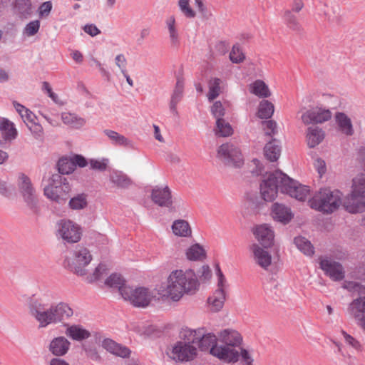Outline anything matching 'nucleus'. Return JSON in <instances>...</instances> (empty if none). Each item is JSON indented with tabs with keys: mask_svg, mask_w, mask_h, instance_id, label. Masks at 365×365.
Instances as JSON below:
<instances>
[{
	"mask_svg": "<svg viewBox=\"0 0 365 365\" xmlns=\"http://www.w3.org/2000/svg\"><path fill=\"white\" fill-rule=\"evenodd\" d=\"M198 278L192 269H176L158 285L155 291L161 299L178 302L185 295H193L199 289Z\"/></svg>",
	"mask_w": 365,
	"mask_h": 365,
	"instance_id": "1",
	"label": "nucleus"
},
{
	"mask_svg": "<svg viewBox=\"0 0 365 365\" xmlns=\"http://www.w3.org/2000/svg\"><path fill=\"white\" fill-rule=\"evenodd\" d=\"M219 347L212 349V356L225 363L237 362L240 352L237 350L242 342L241 334L235 329H225L217 333Z\"/></svg>",
	"mask_w": 365,
	"mask_h": 365,
	"instance_id": "2",
	"label": "nucleus"
},
{
	"mask_svg": "<svg viewBox=\"0 0 365 365\" xmlns=\"http://www.w3.org/2000/svg\"><path fill=\"white\" fill-rule=\"evenodd\" d=\"M311 208L324 214H330L336 210L341 204V193L329 188L320 189L309 200Z\"/></svg>",
	"mask_w": 365,
	"mask_h": 365,
	"instance_id": "3",
	"label": "nucleus"
},
{
	"mask_svg": "<svg viewBox=\"0 0 365 365\" xmlns=\"http://www.w3.org/2000/svg\"><path fill=\"white\" fill-rule=\"evenodd\" d=\"M344 207L350 213L365 211V170L353 179L352 190L345 198Z\"/></svg>",
	"mask_w": 365,
	"mask_h": 365,
	"instance_id": "4",
	"label": "nucleus"
},
{
	"mask_svg": "<svg viewBox=\"0 0 365 365\" xmlns=\"http://www.w3.org/2000/svg\"><path fill=\"white\" fill-rule=\"evenodd\" d=\"M71 191L70 185L66 178L58 173L53 174L48 180L43 192L51 200L61 202L66 201Z\"/></svg>",
	"mask_w": 365,
	"mask_h": 365,
	"instance_id": "5",
	"label": "nucleus"
},
{
	"mask_svg": "<svg viewBox=\"0 0 365 365\" xmlns=\"http://www.w3.org/2000/svg\"><path fill=\"white\" fill-rule=\"evenodd\" d=\"M284 177V173L279 170L263 175L259 189L260 195L264 201H273L277 196L278 190L282 192Z\"/></svg>",
	"mask_w": 365,
	"mask_h": 365,
	"instance_id": "6",
	"label": "nucleus"
},
{
	"mask_svg": "<svg viewBox=\"0 0 365 365\" xmlns=\"http://www.w3.org/2000/svg\"><path fill=\"white\" fill-rule=\"evenodd\" d=\"M122 297L135 307L145 308L155 299L152 290L145 287L125 286L120 289Z\"/></svg>",
	"mask_w": 365,
	"mask_h": 365,
	"instance_id": "7",
	"label": "nucleus"
},
{
	"mask_svg": "<svg viewBox=\"0 0 365 365\" xmlns=\"http://www.w3.org/2000/svg\"><path fill=\"white\" fill-rule=\"evenodd\" d=\"M184 336L187 337L192 343L197 342L201 351H208L211 355H212V349L219 347L217 336L213 333H206L204 328L185 330Z\"/></svg>",
	"mask_w": 365,
	"mask_h": 365,
	"instance_id": "8",
	"label": "nucleus"
},
{
	"mask_svg": "<svg viewBox=\"0 0 365 365\" xmlns=\"http://www.w3.org/2000/svg\"><path fill=\"white\" fill-rule=\"evenodd\" d=\"M92 260V255L89 250L85 247L78 246L73 251L71 256L67 257V265L77 274H86L85 267Z\"/></svg>",
	"mask_w": 365,
	"mask_h": 365,
	"instance_id": "9",
	"label": "nucleus"
},
{
	"mask_svg": "<svg viewBox=\"0 0 365 365\" xmlns=\"http://www.w3.org/2000/svg\"><path fill=\"white\" fill-rule=\"evenodd\" d=\"M82 232L81 226L70 220H61L57 224L56 235L66 243L78 242Z\"/></svg>",
	"mask_w": 365,
	"mask_h": 365,
	"instance_id": "10",
	"label": "nucleus"
},
{
	"mask_svg": "<svg viewBox=\"0 0 365 365\" xmlns=\"http://www.w3.org/2000/svg\"><path fill=\"white\" fill-rule=\"evenodd\" d=\"M217 156L228 165L240 168L243 165L244 160L240 149L232 143L221 145Z\"/></svg>",
	"mask_w": 365,
	"mask_h": 365,
	"instance_id": "11",
	"label": "nucleus"
},
{
	"mask_svg": "<svg viewBox=\"0 0 365 365\" xmlns=\"http://www.w3.org/2000/svg\"><path fill=\"white\" fill-rule=\"evenodd\" d=\"M217 156L228 165L240 168L243 165L244 160L240 149L232 143L221 145Z\"/></svg>",
	"mask_w": 365,
	"mask_h": 365,
	"instance_id": "12",
	"label": "nucleus"
},
{
	"mask_svg": "<svg viewBox=\"0 0 365 365\" xmlns=\"http://www.w3.org/2000/svg\"><path fill=\"white\" fill-rule=\"evenodd\" d=\"M29 312L38 323L39 328H46L50 324H53L50 305L34 301L30 304Z\"/></svg>",
	"mask_w": 365,
	"mask_h": 365,
	"instance_id": "13",
	"label": "nucleus"
},
{
	"mask_svg": "<svg viewBox=\"0 0 365 365\" xmlns=\"http://www.w3.org/2000/svg\"><path fill=\"white\" fill-rule=\"evenodd\" d=\"M18 187L26 205L30 209L35 210L38 202L36 190L30 178L24 173H21L19 175Z\"/></svg>",
	"mask_w": 365,
	"mask_h": 365,
	"instance_id": "14",
	"label": "nucleus"
},
{
	"mask_svg": "<svg viewBox=\"0 0 365 365\" xmlns=\"http://www.w3.org/2000/svg\"><path fill=\"white\" fill-rule=\"evenodd\" d=\"M282 186V193L288 194L299 201H304L310 193L309 187L291 179L286 174H284V184Z\"/></svg>",
	"mask_w": 365,
	"mask_h": 365,
	"instance_id": "15",
	"label": "nucleus"
},
{
	"mask_svg": "<svg viewBox=\"0 0 365 365\" xmlns=\"http://www.w3.org/2000/svg\"><path fill=\"white\" fill-rule=\"evenodd\" d=\"M331 118V113L329 109L322 107H314L306 110L302 115L301 119L305 125L323 123Z\"/></svg>",
	"mask_w": 365,
	"mask_h": 365,
	"instance_id": "16",
	"label": "nucleus"
},
{
	"mask_svg": "<svg viewBox=\"0 0 365 365\" xmlns=\"http://www.w3.org/2000/svg\"><path fill=\"white\" fill-rule=\"evenodd\" d=\"M197 354V349L190 342L178 341L173 347L170 356L180 361L192 360Z\"/></svg>",
	"mask_w": 365,
	"mask_h": 365,
	"instance_id": "17",
	"label": "nucleus"
},
{
	"mask_svg": "<svg viewBox=\"0 0 365 365\" xmlns=\"http://www.w3.org/2000/svg\"><path fill=\"white\" fill-rule=\"evenodd\" d=\"M320 268L334 281H341L345 277L342 265L327 257L319 258Z\"/></svg>",
	"mask_w": 365,
	"mask_h": 365,
	"instance_id": "18",
	"label": "nucleus"
},
{
	"mask_svg": "<svg viewBox=\"0 0 365 365\" xmlns=\"http://www.w3.org/2000/svg\"><path fill=\"white\" fill-rule=\"evenodd\" d=\"M349 314L357 321L358 325L365 332V297L354 299L348 306Z\"/></svg>",
	"mask_w": 365,
	"mask_h": 365,
	"instance_id": "19",
	"label": "nucleus"
},
{
	"mask_svg": "<svg viewBox=\"0 0 365 365\" xmlns=\"http://www.w3.org/2000/svg\"><path fill=\"white\" fill-rule=\"evenodd\" d=\"M53 324L64 323L73 315V310L66 302H60L50 305Z\"/></svg>",
	"mask_w": 365,
	"mask_h": 365,
	"instance_id": "20",
	"label": "nucleus"
},
{
	"mask_svg": "<svg viewBox=\"0 0 365 365\" xmlns=\"http://www.w3.org/2000/svg\"><path fill=\"white\" fill-rule=\"evenodd\" d=\"M250 250L255 263L261 268L267 270L272 264L271 254L267 250L256 243L250 245Z\"/></svg>",
	"mask_w": 365,
	"mask_h": 365,
	"instance_id": "21",
	"label": "nucleus"
},
{
	"mask_svg": "<svg viewBox=\"0 0 365 365\" xmlns=\"http://www.w3.org/2000/svg\"><path fill=\"white\" fill-rule=\"evenodd\" d=\"M151 199L154 203L160 207H170L173 205L171 191L168 186L153 188Z\"/></svg>",
	"mask_w": 365,
	"mask_h": 365,
	"instance_id": "22",
	"label": "nucleus"
},
{
	"mask_svg": "<svg viewBox=\"0 0 365 365\" xmlns=\"http://www.w3.org/2000/svg\"><path fill=\"white\" fill-rule=\"evenodd\" d=\"M254 235L257 240L264 247H270L274 240V232L267 225H260L255 227Z\"/></svg>",
	"mask_w": 365,
	"mask_h": 365,
	"instance_id": "23",
	"label": "nucleus"
},
{
	"mask_svg": "<svg viewBox=\"0 0 365 365\" xmlns=\"http://www.w3.org/2000/svg\"><path fill=\"white\" fill-rule=\"evenodd\" d=\"M0 131L5 141H12L18 136V130L15 124L7 118H0Z\"/></svg>",
	"mask_w": 365,
	"mask_h": 365,
	"instance_id": "24",
	"label": "nucleus"
},
{
	"mask_svg": "<svg viewBox=\"0 0 365 365\" xmlns=\"http://www.w3.org/2000/svg\"><path fill=\"white\" fill-rule=\"evenodd\" d=\"M272 215L274 220L284 224L288 223L293 217L290 209L279 203L273 204L272 207Z\"/></svg>",
	"mask_w": 365,
	"mask_h": 365,
	"instance_id": "25",
	"label": "nucleus"
},
{
	"mask_svg": "<svg viewBox=\"0 0 365 365\" xmlns=\"http://www.w3.org/2000/svg\"><path fill=\"white\" fill-rule=\"evenodd\" d=\"M70 341L64 336L54 338L50 343L49 350L55 356H63L69 350Z\"/></svg>",
	"mask_w": 365,
	"mask_h": 365,
	"instance_id": "26",
	"label": "nucleus"
},
{
	"mask_svg": "<svg viewBox=\"0 0 365 365\" xmlns=\"http://www.w3.org/2000/svg\"><path fill=\"white\" fill-rule=\"evenodd\" d=\"M225 300L226 292L221 289H216L207 299L210 309L214 312L220 311L224 306Z\"/></svg>",
	"mask_w": 365,
	"mask_h": 365,
	"instance_id": "27",
	"label": "nucleus"
},
{
	"mask_svg": "<svg viewBox=\"0 0 365 365\" xmlns=\"http://www.w3.org/2000/svg\"><path fill=\"white\" fill-rule=\"evenodd\" d=\"M66 335L75 341H82L91 336V333L88 330L84 329L81 325H68L66 324Z\"/></svg>",
	"mask_w": 365,
	"mask_h": 365,
	"instance_id": "28",
	"label": "nucleus"
},
{
	"mask_svg": "<svg viewBox=\"0 0 365 365\" xmlns=\"http://www.w3.org/2000/svg\"><path fill=\"white\" fill-rule=\"evenodd\" d=\"M325 136L322 129L318 127H309L307 130L306 140L309 148H315L322 140Z\"/></svg>",
	"mask_w": 365,
	"mask_h": 365,
	"instance_id": "29",
	"label": "nucleus"
},
{
	"mask_svg": "<svg viewBox=\"0 0 365 365\" xmlns=\"http://www.w3.org/2000/svg\"><path fill=\"white\" fill-rule=\"evenodd\" d=\"M102 346L108 351L120 357H126L130 355V351L125 346H123L110 339H106L102 342Z\"/></svg>",
	"mask_w": 365,
	"mask_h": 365,
	"instance_id": "30",
	"label": "nucleus"
},
{
	"mask_svg": "<svg viewBox=\"0 0 365 365\" xmlns=\"http://www.w3.org/2000/svg\"><path fill=\"white\" fill-rule=\"evenodd\" d=\"M249 91L251 93L259 98H268L272 93L268 86L262 80H256L249 85Z\"/></svg>",
	"mask_w": 365,
	"mask_h": 365,
	"instance_id": "31",
	"label": "nucleus"
},
{
	"mask_svg": "<svg viewBox=\"0 0 365 365\" xmlns=\"http://www.w3.org/2000/svg\"><path fill=\"white\" fill-rule=\"evenodd\" d=\"M168 30L170 43L173 48H177L180 45V36L176 26L175 19L173 16H169L165 21Z\"/></svg>",
	"mask_w": 365,
	"mask_h": 365,
	"instance_id": "32",
	"label": "nucleus"
},
{
	"mask_svg": "<svg viewBox=\"0 0 365 365\" xmlns=\"http://www.w3.org/2000/svg\"><path fill=\"white\" fill-rule=\"evenodd\" d=\"M264 154L265 158L271 162L277 161L279 159L281 155V148L276 139H272L265 145Z\"/></svg>",
	"mask_w": 365,
	"mask_h": 365,
	"instance_id": "33",
	"label": "nucleus"
},
{
	"mask_svg": "<svg viewBox=\"0 0 365 365\" xmlns=\"http://www.w3.org/2000/svg\"><path fill=\"white\" fill-rule=\"evenodd\" d=\"M172 230L175 235L187 237L192 235L189 223L185 220H176L172 225Z\"/></svg>",
	"mask_w": 365,
	"mask_h": 365,
	"instance_id": "34",
	"label": "nucleus"
},
{
	"mask_svg": "<svg viewBox=\"0 0 365 365\" xmlns=\"http://www.w3.org/2000/svg\"><path fill=\"white\" fill-rule=\"evenodd\" d=\"M335 119L340 130L346 135H351L354 133L351 119L344 113H336Z\"/></svg>",
	"mask_w": 365,
	"mask_h": 365,
	"instance_id": "35",
	"label": "nucleus"
},
{
	"mask_svg": "<svg viewBox=\"0 0 365 365\" xmlns=\"http://www.w3.org/2000/svg\"><path fill=\"white\" fill-rule=\"evenodd\" d=\"M214 132L217 137H229L233 134V128L229 122L224 118H219L216 120Z\"/></svg>",
	"mask_w": 365,
	"mask_h": 365,
	"instance_id": "36",
	"label": "nucleus"
},
{
	"mask_svg": "<svg viewBox=\"0 0 365 365\" xmlns=\"http://www.w3.org/2000/svg\"><path fill=\"white\" fill-rule=\"evenodd\" d=\"M185 255L190 261H201L205 259L206 251L200 244H195L187 249Z\"/></svg>",
	"mask_w": 365,
	"mask_h": 365,
	"instance_id": "37",
	"label": "nucleus"
},
{
	"mask_svg": "<svg viewBox=\"0 0 365 365\" xmlns=\"http://www.w3.org/2000/svg\"><path fill=\"white\" fill-rule=\"evenodd\" d=\"M61 120L65 125L76 129L83 127L86 123L83 118L68 112L62 113Z\"/></svg>",
	"mask_w": 365,
	"mask_h": 365,
	"instance_id": "38",
	"label": "nucleus"
},
{
	"mask_svg": "<svg viewBox=\"0 0 365 365\" xmlns=\"http://www.w3.org/2000/svg\"><path fill=\"white\" fill-rule=\"evenodd\" d=\"M183 88L184 82L182 79L178 78L170 103V108L173 112H176L177 104L180 102V101L182 98Z\"/></svg>",
	"mask_w": 365,
	"mask_h": 365,
	"instance_id": "39",
	"label": "nucleus"
},
{
	"mask_svg": "<svg viewBox=\"0 0 365 365\" xmlns=\"http://www.w3.org/2000/svg\"><path fill=\"white\" fill-rule=\"evenodd\" d=\"M222 81L219 78H212L208 81V93L207 94V97L210 101H213L217 98L222 91Z\"/></svg>",
	"mask_w": 365,
	"mask_h": 365,
	"instance_id": "40",
	"label": "nucleus"
},
{
	"mask_svg": "<svg viewBox=\"0 0 365 365\" xmlns=\"http://www.w3.org/2000/svg\"><path fill=\"white\" fill-rule=\"evenodd\" d=\"M274 111L273 103L267 100H263L259 104L257 116L262 119H268L272 116Z\"/></svg>",
	"mask_w": 365,
	"mask_h": 365,
	"instance_id": "41",
	"label": "nucleus"
},
{
	"mask_svg": "<svg viewBox=\"0 0 365 365\" xmlns=\"http://www.w3.org/2000/svg\"><path fill=\"white\" fill-rule=\"evenodd\" d=\"M294 244L305 255L312 256L314 253V247L307 238L297 237L294 238Z\"/></svg>",
	"mask_w": 365,
	"mask_h": 365,
	"instance_id": "42",
	"label": "nucleus"
},
{
	"mask_svg": "<svg viewBox=\"0 0 365 365\" xmlns=\"http://www.w3.org/2000/svg\"><path fill=\"white\" fill-rule=\"evenodd\" d=\"M13 105L16 110L21 115L24 122L26 123L27 125H29V123L35 121L36 115L30 110L16 101L13 102Z\"/></svg>",
	"mask_w": 365,
	"mask_h": 365,
	"instance_id": "43",
	"label": "nucleus"
},
{
	"mask_svg": "<svg viewBox=\"0 0 365 365\" xmlns=\"http://www.w3.org/2000/svg\"><path fill=\"white\" fill-rule=\"evenodd\" d=\"M229 106L230 103L227 101H217L212 105L210 112L216 120L219 118H223L225 115L226 109Z\"/></svg>",
	"mask_w": 365,
	"mask_h": 365,
	"instance_id": "44",
	"label": "nucleus"
},
{
	"mask_svg": "<svg viewBox=\"0 0 365 365\" xmlns=\"http://www.w3.org/2000/svg\"><path fill=\"white\" fill-rule=\"evenodd\" d=\"M104 133L111 143L115 145L128 146L130 145V142L128 138L114 130H105Z\"/></svg>",
	"mask_w": 365,
	"mask_h": 365,
	"instance_id": "45",
	"label": "nucleus"
},
{
	"mask_svg": "<svg viewBox=\"0 0 365 365\" xmlns=\"http://www.w3.org/2000/svg\"><path fill=\"white\" fill-rule=\"evenodd\" d=\"M58 174L68 175L75 170V165L71 158H62L58 162Z\"/></svg>",
	"mask_w": 365,
	"mask_h": 365,
	"instance_id": "46",
	"label": "nucleus"
},
{
	"mask_svg": "<svg viewBox=\"0 0 365 365\" xmlns=\"http://www.w3.org/2000/svg\"><path fill=\"white\" fill-rule=\"evenodd\" d=\"M108 274V268L106 264H99L93 272L88 277L90 282L98 281L104 278Z\"/></svg>",
	"mask_w": 365,
	"mask_h": 365,
	"instance_id": "47",
	"label": "nucleus"
},
{
	"mask_svg": "<svg viewBox=\"0 0 365 365\" xmlns=\"http://www.w3.org/2000/svg\"><path fill=\"white\" fill-rule=\"evenodd\" d=\"M106 285L111 288H118L120 292V289L126 285L124 284V280L120 274H112L105 281Z\"/></svg>",
	"mask_w": 365,
	"mask_h": 365,
	"instance_id": "48",
	"label": "nucleus"
},
{
	"mask_svg": "<svg viewBox=\"0 0 365 365\" xmlns=\"http://www.w3.org/2000/svg\"><path fill=\"white\" fill-rule=\"evenodd\" d=\"M110 181L118 187H126L130 185V180L124 174L113 173L110 175Z\"/></svg>",
	"mask_w": 365,
	"mask_h": 365,
	"instance_id": "49",
	"label": "nucleus"
},
{
	"mask_svg": "<svg viewBox=\"0 0 365 365\" xmlns=\"http://www.w3.org/2000/svg\"><path fill=\"white\" fill-rule=\"evenodd\" d=\"M87 198L83 194L78 195L69 201V206L73 210L83 209L87 206Z\"/></svg>",
	"mask_w": 365,
	"mask_h": 365,
	"instance_id": "50",
	"label": "nucleus"
},
{
	"mask_svg": "<svg viewBox=\"0 0 365 365\" xmlns=\"http://www.w3.org/2000/svg\"><path fill=\"white\" fill-rule=\"evenodd\" d=\"M15 7L23 16H26L31 13V3L30 0H16Z\"/></svg>",
	"mask_w": 365,
	"mask_h": 365,
	"instance_id": "51",
	"label": "nucleus"
},
{
	"mask_svg": "<svg viewBox=\"0 0 365 365\" xmlns=\"http://www.w3.org/2000/svg\"><path fill=\"white\" fill-rule=\"evenodd\" d=\"M284 20L287 26L293 30H297L299 27V24L297 16L291 11H286L284 14Z\"/></svg>",
	"mask_w": 365,
	"mask_h": 365,
	"instance_id": "52",
	"label": "nucleus"
},
{
	"mask_svg": "<svg viewBox=\"0 0 365 365\" xmlns=\"http://www.w3.org/2000/svg\"><path fill=\"white\" fill-rule=\"evenodd\" d=\"M245 58V54L238 46H233L230 53V59L234 63L242 62Z\"/></svg>",
	"mask_w": 365,
	"mask_h": 365,
	"instance_id": "53",
	"label": "nucleus"
},
{
	"mask_svg": "<svg viewBox=\"0 0 365 365\" xmlns=\"http://www.w3.org/2000/svg\"><path fill=\"white\" fill-rule=\"evenodd\" d=\"M179 7L182 14L187 18H194L195 12L190 6V0H179Z\"/></svg>",
	"mask_w": 365,
	"mask_h": 365,
	"instance_id": "54",
	"label": "nucleus"
},
{
	"mask_svg": "<svg viewBox=\"0 0 365 365\" xmlns=\"http://www.w3.org/2000/svg\"><path fill=\"white\" fill-rule=\"evenodd\" d=\"M262 125L266 135L272 136L277 133V123L274 120L264 121Z\"/></svg>",
	"mask_w": 365,
	"mask_h": 365,
	"instance_id": "55",
	"label": "nucleus"
},
{
	"mask_svg": "<svg viewBox=\"0 0 365 365\" xmlns=\"http://www.w3.org/2000/svg\"><path fill=\"white\" fill-rule=\"evenodd\" d=\"M342 287L351 292L362 293L364 292V287L358 282L352 281H345L343 283Z\"/></svg>",
	"mask_w": 365,
	"mask_h": 365,
	"instance_id": "56",
	"label": "nucleus"
},
{
	"mask_svg": "<svg viewBox=\"0 0 365 365\" xmlns=\"http://www.w3.org/2000/svg\"><path fill=\"white\" fill-rule=\"evenodd\" d=\"M341 334L344 336V341L346 344H348L357 351H361L362 346L358 340H356L355 338H354L352 336L349 335L344 331H341Z\"/></svg>",
	"mask_w": 365,
	"mask_h": 365,
	"instance_id": "57",
	"label": "nucleus"
},
{
	"mask_svg": "<svg viewBox=\"0 0 365 365\" xmlns=\"http://www.w3.org/2000/svg\"><path fill=\"white\" fill-rule=\"evenodd\" d=\"M36 139H42L43 137V129L41 124L35 121L27 125Z\"/></svg>",
	"mask_w": 365,
	"mask_h": 365,
	"instance_id": "58",
	"label": "nucleus"
},
{
	"mask_svg": "<svg viewBox=\"0 0 365 365\" xmlns=\"http://www.w3.org/2000/svg\"><path fill=\"white\" fill-rule=\"evenodd\" d=\"M313 165L320 177H322L327 172L326 162L321 158L314 159Z\"/></svg>",
	"mask_w": 365,
	"mask_h": 365,
	"instance_id": "59",
	"label": "nucleus"
},
{
	"mask_svg": "<svg viewBox=\"0 0 365 365\" xmlns=\"http://www.w3.org/2000/svg\"><path fill=\"white\" fill-rule=\"evenodd\" d=\"M40 27V23L38 21H34L29 23L24 29V34L28 36H31L36 34Z\"/></svg>",
	"mask_w": 365,
	"mask_h": 365,
	"instance_id": "60",
	"label": "nucleus"
},
{
	"mask_svg": "<svg viewBox=\"0 0 365 365\" xmlns=\"http://www.w3.org/2000/svg\"><path fill=\"white\" fill-rule=\"evenodd\" d=\"M108 165V160H91L90 165L91 168L93 170H98L100 171H103L106 170Z\"/></svg>",
	"mask_w": 365,
	"mask_h": 365,
	"instance_id": "61",
	"label": "nucleus"
},
{
	"mask_svg": "<svg viewBox=\"0 0 365 365\" xmlns=\"http://www.w3.org/2000/svg\"><path fill=\"white\" fill-rule=\"evenodd\" d=\"M216 269H217V289H221L222 291L225 292V289L227 288L226 279L218 265L217 266Z\"/></svg>",
	"mask_w": 365,
	"mask_h": 365,
	"instance_id": "62",
	"label": "nucleus"
},
{
	"mask_svg": "<svg viewBox=\"0 0 365 365\" xmlns=\"http://www.w3.org/2000/svg\"><path fill=\"white\" fill-rule=\"evenodd\" d=\"M115 65L121 70V72L124 73L127 63L125 56L122 53L117 55L115 58Z\"/></svg>",
	"mask_w": 365,
	"mask_h": 365,
	"instance_id": "63",
	"label": "nucleus"
},
{
	"mask_svg": "<svg viewBox=\"0 0 365 365\" xmlns=\"http://www.w3.org/2000/svg\"><path fill=\"white\" fill-rule=\"evenodd\" d=\"M212 277V271L209 266L203 265L200 269V279L206 281L209 280Z\"/></svg>",
	"mask_w": 365,
	"mask_h": 365,
	"instance_id": "64",
	"label": "nucleus"
}]
</instances>
